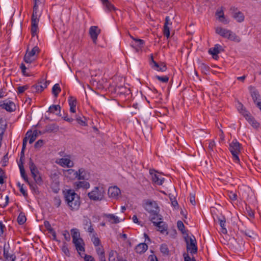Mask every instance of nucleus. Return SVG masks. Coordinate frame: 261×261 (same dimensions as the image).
I'll use <instances>...</instances> for the list:
<instances>
[{"label":"nucleus","mask_w":261,"mask_h":261,"mask_svg":"<svg viewBox=\"0 0 261 261\" xmlns=\"http://www.w3.org/2000/svg\"><path fill=\"white\" fill-rule=\"evenodd\" d=\"M65 201L72 211H77L81 205L80 197L73 190H68L64 194Z\"/></svg>","instance_id":"nucleus-1"},{"label":"nucleus","mask_w":261,"mask_h":261,"mask_svg":"<svg viewBox=\"0 0 261 261\" xmlns=\"http://www.w3.org/2000/svg\"><path fill=\"white\" fill-rule=\"evenodd\" d=\"M146 210L150 213L149 220L153 223L154 225L161 224L163 217L159 214L156 203L155 202H148L146 203Z\"/></svg>","instance_id":"nucleus-2"},{"label":"nucleus","mask_w":261,"mask_h":261,"mask_svg":"<svg viewBox=\"0 0 261 261\" xmlns=\"http://www.w3.org/2000/svg\"><path fill=\"white\" fill-rule=\"evenodd\" d=\"M241 144L236 140H233L229 144V150L232 155L233 161L236 163H239V154L240 152Z\"/></svg>","instance_id":"nucleus-3"},{"label":"nucleus","mask_w":261,"mask_h":261,"mask_svg":"<svg viewBox=\"0 0 261 261\" xmlns=\"http://www.w3.org/2000/svg\"><path fill=\"white\" fill-rule=\"evenodd\" d=\"M88 196L90 200L100 201L104 196L103 189V188L95 187L91 192L88 193Z\"/></svg>","instance_id":"nucleus-4"},{"label":"nucleus","mask_w":261,"mask_h":261,"mask_svg":"<svg viewBox=\"0 0 261 261\" xmlns=\"http://www.w3.org/2000/svg\"><path fill=\"white\" fill-rule=\"evenodd\" d=\"M185 240L187 245V250L191 254H195L197 252V247L196 240L193 236L192 237H189L188 236L185 237Z\"/></svg>","instance_id":"nucleus-5"},{"label":"nucleus","mask_w":261,"mask_h":261,"mask_svg":"<svg viewBox=\"0 0 261 261\" xmlns=\"http://www.w3.org/2000/svg\"><path fill=\"white\" fill-rule=\"evenodd\" d=\"M84 172V168H80L78 171H76L73 169H69L64 171L65 175L71 179L77 178L80 180L81 178H84L82 173Z\"/></svg>","instance_id":"nucleus-6"},{"label":"nucleus","mask_w":261,"mask_h":261,"mask_svg":"<svg viewBox=\"0 0 261 261\" xmlns=\"http://www.w3.org/2000/svg\"><path fill=\"white\" fill-rule=\"evenodd\" d=\"M39 48L37 46L34 47L31 51L27 49L25 55L24 56V61L27 63H31L35 60V55L39 53Z\"/></svg>","instance_id":"nucleus-7"},{"label":"nucleus","mask_w":261,"mask_h":261,"mask_svg":"<svg viewBox=\"0 0 261 261\" xmlns=\"http://www.w3.org/2000/svg\"><path fill=\"white\" fill-rule=\"evenodd\" d=\"M39 21V19L38 17L37 12L33 11L31 18V34L33 37L37 36V31L38 30V24Z\"/></svg>","instance_id":"nucleus-8"},{"label":"nucleus","mask_w":261,"mask_h":261,"mask_svg":"<svg viewBox=\"0 0 261 261\" xmlns=\"http://www.w3.org/2000/svg\"><path fill=\"white\" fill-rule=\"evenodd\" d=\"M0 107L9 112H14L16 110L15 103L11 101H1Z\"/></svg>","instance_id":"nucleus-9"},{"label":"nucleus","mask_w":261,"mask_h":261,"mask_svg":"<svg viewBox=\"0 0 261 261\" xmlns=\"http://www.w3.org/2000/svg\"><path fill=\"white\" fill-rule=\"evenodd\" d=\"M231 10L232 11V17L238 22L241 23L244 21L245 19V16L242 12L240 11L237 8L234 7L231 8Z\"/></svg>","instance_id":"nucleus-10"},{"label":"nucleus","mask_w":261,"mask_h":261,"mask_svg":"<svg viewBox=\"0 0 261 261\" xmlns=\"http://www.w3.org/2000/svg\"><path fill=\"white\" fill-rule=\"evenodd\" d=\"M107 83H91V86L88 84H87V86L93 91H95V90L106 91L108 87L107 84Z\"/></svg>","instance_id":"nucleus-11"},{"label":"nucleus","mask_w":261,"mask_h":261,"mask_svg":"<svg viewBox=\"0 0 261 261\" xmlns=\"http://www.w3.org/2000/svg\"><path fill=\"white\" fill-rule=\"evenodd\" d=\"M100 33V30L97 26H92L90 28L89 34L94 44L96 43L97 37Z\"/></svg>","instance_id":"nucleus-12"},{"label":"nucleus","mask_w":261,"mask_h":261,"mask_svg":"<svg viewBox=\"0 0 261 261\" xmlns=\"http://www.w3.org/2000/svg\"><path fill=\"white\" fill-rule=\"evenodd\" d=\"M38 134L37 130H34L33 132L31 130L28 131L25 134V137L23 139H26V143H27L28 140L29 139V143H33L36 139Z\"/></svg>","instance_id":"nucleus-13"},{"label":"nucleus","mask_w":261,"mask_h":261,"mask_svg":"<svg viewBox=\"0 0 261 261\" xmlns=\"http://www.w3.org/2000/svg\"><path fill=\"white\" fill-rule=\"evenodd\" d=\"M108 194L110 197L117 199L120 194V190L117 186L111 187L109 188Z\"/></svg>","instance_id":"nucleus-14"},{"label":"nucleus","mask_w":261,"mask_h":261,"mask_svg":"<svg viewBox=\"0 0 261 261\" xmlns=\"http://www.w3.org/2000/svg\"><path fill=\"white\" fill-rule=\"evenodd\" d=\"M40 83L34 84L31 87L30 91L33 93H39L42 92L47 87V83H43L42 85H39Z\"/></svg>","instance_id":"nucleus-15"},{"label":"nucleus","mask_w":261,"mask_h":261,"mask_svg":"<svg viewBox=\"0 0 261 261\" xmlns=\"http://www.w3.org/2000/svg\"><path fill=\"white\" fill-rule=\"evenodd\" d=\"M156 171L154 169H150L149 173L152 175V181L158 185H162L164 182V178H160L159 176L155 174Z\"/></svg>","instance_id":"nucleus-16"},{"label":"nucleus","mask_w":261,"mask_h":261,"mask_svg":"<svg viewBox=\"0 0 261 261\" xmlns=\"http://www.w3.org/2000/svg\"><path fill=\"white\" fill-rule=\"evenodd\" d=\"M73 243L74 244L76 249L79 254H80V251H85V248L84 247V241L82 238H80L79 240H76L75 241H73Z\"/></svg>","instance_id":"nucleus-17"},{"label":"nucleus","mask_w":261,"mask_h":261,"mask_svg":"<svg viewBox=\"0 0 261 261\" xmlns=\"http://www.w3.org/2000/svg\"><path fill=\"white\" fill-rule=\"evenodd\" d=\"M249 89L254 102L256 104V103L258 102L257 101V100L259 99L260 98V95L258 91L252 86H250Z\"/></svg>","instance_id":"nucleus-18"},{"label":"nucleus","mask_w":261,"mask_h":261,"mask_svg":"<svg viewBox=\"0 0 261 261\" xmlns=\"http://www.w3.org/2000/svg\"><path fill=\"white\" fill-rule=\"evenodd\" d=\"M62 167H72L73 166V163L69 159L61 158L58 162Z\"/></svg>","instance_id":"nucleus-19"},{"label":"nucleus","mask_w":261,"mask_h":261,"mask_svg":"<svg viewBox=\"0 0 261 261\" xmlns=\"http://www.w3.org/2000/svg\"><path fill=\"white\" fill-rule=\"evenodd\" d=\"M148 249V246L145 243L139 244L135 248V251L137 253L142 254L144 253Z\"/></svg>","instance_id":"nucleus-20"},{"label":"nucleus","mask_w":261,"mask_h":261,"mask_svg":"<svg viewBox=\"0 0 261 261\" xmlns=\"http://www.w3.org/2000/svg\"><path fill=\"white\" fill-rule=\"evenodd\" d=\"M230 30L222 28L221 27H217L216 29V33L221 36L227 38Z\"/></svg>","instance_id":"nucleus-21"},{"label":"nucleus","mask_w":261,"mask_h":261,"mask_svg":"<svg viewBox=\"0 0 261 261\" xmlns=\"http://www.w3.org/2000/svg\"><path fill=\"white\" fill-rule=\"evenodd\" d=\"M245 118L253 127L257 128L259 126V124L254 119L250 113L246 114Z\"/></svg>","instance_id":"nucleus-22"},{"label":"nucleus","mask_w":261,"mask_h":261,"mask_svg":"<svg viewBox=\"0 0 261 261\" xmlns=\"http://www.w3.org/2000/svg\"><path fill=\"white\" fill-rule=\"evenodd\" d=\"M29 167L30 168L31 174H39V172L36 167V166L34 163L33 160L30 158L28 163Z\"/></svg>","instance_id":"nucleus-23"},{"label":"nucleus","mask_w":261,"mask_h":261,"mask_svg":"<svg viewBox=\"0 0 261 261\" xmlns=\"http://www.w3.org/2000/svg\"><path fill=\"white\" fill-rule=\"evenodd\" d=\"M169 20H170L169 17L166 16L165 18V22L164 23V30H163V33H164V36H165L168 38L170 36V29L168 26V25L169 24Z\"/></svg>","instance_id":"nucleus-24"},{"label":"nucleus","mask_w":261,"mask_h":261,"mask_svg":"<svg viewBox=\"0 0 261 261\" xmlns=\"http://www.w3.org/2000/svg\"><path fill=\"white\" fill-rule=\"evenodd\" d=\"M222 46L219 44H216L213 48H211L208 50V53L212 56H217L220 53Z\"/></svg>","instance_id":"nucleus-25"},{"label":"nucleus","mask_w":261,"mask_h":261,"mask_svg":"<svg viewBox=\"0 0 261 261\" xmlns=\"http://www.w3.org/2000/svg\"><path fill=\"white\" fill-rule=\"evenodd\" d=\"M69 105L70 106V111L72 113L75 112V107L76 105V100L72 96H70L69 100Z\"/></svg>","instance_id":"nucleus-26"},{"label":"nucleus","mask_w":261,"mask_h":261,"mask_svg":"<svg viewBox=\"0 0 261 261\" xmlns=\"http://www.w3.org/2000/svg\"><path fill=\"white\" fill-rule=\"evenodd\" d=\"M18 166L20 169L21 176L26 182H29V180L28 176L25 174V170L23 165V162L19 163Z\"/></svg>","instance_id":"nucleus-27"},{"label":"nucleus","mask_w":261,"mask_h":261,"mask_svg":"<svg viewBox=\"0 0 261 261\" xmlns=\"http://www.w3.org/2000/svg\"><path fill=\"white\" fill-rule=\"evenodd\" d=\"M101 1L106 10L109 11L115 10V8L114 5H112L108 0H101Z\"/></svg>","instance_id":"nucleus-28"},{"label":"nucleus","mask_w":261,"mask_h":261,"mask_svg":"<svg viewBox=\"0 0 261 261\" xmlns=\"http://www.w3.org/2000/svg\"><path fill=\"white\" fill-rule=\"evenodd\" d=\"M105 216L109 219V222L113 224H117L119 223L120 221L117 216H115L114 214H105Z\"/></svg>","instance_id":"nucleus-29"},{"label":"nucleus","mask_w":261,"mask_h":261,"mask_svg":"<svg viewBox=\"0 0 261 261\" xmlns=\"http://www.w3.org/2000/svg\"><path fill=\"white\" fill-rule=\"evenodd\" d=\"M227 38L236 42H240L241 41L240 38L235 33L230 30Z\"/></svg>","instance_id":"nucleus-30"},{"label":"nucleus","mask_w":261,"mask_h":261,"mask_svg":"<svg viewBox=\"0 0 261 261\" xmlns=\"http://www.w3.org/2000/svg\"><path fill=\"white\" fill-rule=\"evenodd\" d=\"M4 256L8 261H15L16 258V256L14 254H10L5 248L4 249Z\"/></svg>","instance_id":"nucleus-31"},{"label":"nucleus","mask_w":261,"mask_h":261,"mask_svg":"<svg viewBox=\"0 0 261 261\" xmlns=\"http://www.w3.org/2000/svg\"><path fill=\"white\" fill-rule=\"evenodd\" d=\"M61 89L60 85L58 83H56L54 85L52 88L51 92L55 97L58 96L59 93L61 92Z\"/></svg>","instance_id":"nucleus-32"},{"label":"nucleus","mask_w":261,"mask_h":261,"mask_svg":"<svg viewBox=\"0 0 261 261\" xmlns=\"http://www.w3.org/2000/svg\"><path fill=\"white\" fill-rule=\"evenodd\" d=\"M77 188L80 189L83 188L84 189H88L90 187V184L86 181H80L75 182Z\"/></svg>","instance_id":"nucleus-33"},{"label":"nucleus","mask_w":261,"mask_h":261,"mask_svg":"<svg viewBox=\"0 0 261 261\" xmlns=\"http://www.w3.org/2000/svg\"><path fill=\"white\" fill-rule=\"evenodd\" d=\"M216 15L218 16L219 19L225 24H227L228 21L225 18L223 11L222 10L217 11Z\"/></svg>","instance_id":"nucleus-34"},{"label":"nucleus","mask_w":261,"mask_h":261,"mask_svg":"<svg viewBox=\"0 0 261 261\" xmlns=\"http://www.w3.org/2000/svg\"><path fill=\"white\" fill-rule=\"evenodd\" d=\"M154 225L158 227V230L160 231L162 233H164L165 231L167 230V225L163 221V220H161V224H155Z\"/></svg>","instance_id":"nucleus-35"},{"label":"nucleus","mask_w":261,"mask_h":261,"mask_svg":"<svg viewBox=\"0 0 261 261\" xmlns=\"http://www.w3.org/2000/svg\"><path fill=\"white\" fill-rule=\"evenodd\" d=\"M237 109L239 112L243 115L244 117H246V114H249L246 109L244 107L243 105L241 103H239L238 106H237Z\"/></svg>","instance_id":"nucleus-36"},{"label":"nucleus","mask_w":261,"mask_h":261,"mask_svg":"<svg viewBox=\"0 0 261 261\" xmlns=\"http://www.w3.org/2000/svg\"><path fill=\"white\" fill-rule=\"evenodd\" d=\"M27 220L24 214L21 212L17 217V222L19 225L23 224Z\"/></svg>","instance_id":"nucleus-37"},{"label":"nucleus","mask_w":261,"mask_h":261,"mask_svg":"<svg viewBox=\"0 0 261 261\" xmlns=\"http://www.w3.org/2000/svg\"><path fill=\"white\" fill-rule=\"evenodd\" d=\"M71 236L72 237V241L80 239V232L76 228H73L71 230Z\"/></svg>","instance_id":"nucleus-38"},{"label":"nucleus","mask_w":261,"mask_h":261,"mask_svg":"<svg viewBox=\"0 0 261 261\" xmlns=\"http://www.w3.org/2000/svg\"><path fill=\"white\" fill-rule=\"evenodd\" d=\"M26 145H27L26 139H23V142H22V149H21V153H20V162L19 163L22 162V160H23V158H24V150L26 148Z\"/></svg>","instance_id":"nucleus-39"},{"label":"nucleus","mask_w":261,"mask_h":261,"mask_svg":"<svg viewBox=\"0 0 261 261\" xmlns=\"http://www.w3.org/2000/svg\"><path fill=\"white\" fill-rule=\"evenodd\" d=\"M58 130V126L55 124L48 125L45 127L46 132H51L54 131H57Z\"/></svg>","instance_id":"nucleus-40"},{"label":"nucleus","mask_w":261,"mask_h":261,"mask_svg":"<svg viewBox=\"0 0 261 261\" xmlns=\"http://www.w3.org/2000/svg\"><path fill=\"white\" fill-rule=\"evenodd\" d=\"M160 251L164 255H168L169 254V249L167 245L165 244H163L161 245Z\"/></svg>","instance_id":"nucleus-41"},{"label":"nucleus","mask_w":261,"mask_h":261,"mask_svg":"<svg viewBox=\"0 0 261 261\" xmlns=\"http://www.w3.org/2000/svg\"><path fill=\"white\" fill-rule=\"evenodd\" d=\"M96 233H94L92 234V237L91 238V241L93 242V244L95 247L99 246L100 244V241L99 239L96 237Z\"/></svg>","instance_id":"nucleus-42"},{"label":"nucleus","mask_w":261,"mask_h":261,"mask_svg":"<svg viewBox=\"0 0 261 261\" xmlns=\"http://www.w3.org/2000/svg\"><path fill=\"white\" fill-rule=\"evenodd\" d=\"M86 120V118L85 117H83L82 118L80 116H77L76 118V120L77 122V123L83 126L87 125Z\"/></svg>","instance_id":"nucleus-43"},{"label":"nucleus","mask_w":261,"mask_h":261,"mask_svg":"<svg viewBox=\"0 0 261 261\" xmlns=\"http://www.w3.org/2000/svg\"><path fill=\"white\" fill-rule=\"evenodd\" d=\"M61 111V107L59 105H52L49 108V111L50 113H55L56 111H59V113Z\"/></svg>","instance_id":"nucleus-44"},{"label":"nucleus","mask_w":261,"mask_h":261,"mask_svg":"<svg viewBox=\"0 0 261 261\" xmlns=\"http://www.w3.org/2000/svg\"><path fill=\"white\" fill-rule=\"evenodd\" d=\"M153 68L159 71H165L167 69L166 65L163 63L158 64V67H153Z\"/></svg>","instance_id":"nucleus-45"},{"label":"nucleus","mask_w":261,"mask_h":261,"mask_svg":"<svg viewBox=\"0 0 261 261\" xmlns=\"http://www.w3.org/2000/svg\"><path fill=\"white\" fill-rule=\"evenodd\" d=\"M177 226L179 230H180L182 233L184 234L185 232V226L181 221H178L177 222Z\"/></svg>","instance_id":"nucleus-46"},{"label":"nucleus","mask_w":261,"mask_h":261,"mask_svg":"<svg viewBox=\"0 0 261 261\" xmlns=\"http://www.w3.org/2000/svg\"><path fill=\"white\" fill-rule=\"evenodd\" d=\"M27 183L29 185L30 188L32 190L34 191L35 193L39 192L38 188L37 186V184H36V183H33V182H31L30 181H29V182H27Z\"/></svg>","instance_id":"nucleus-47"},{"label":"nucleus","mask_w":261,"mask_h":261,"mask_svg":"<svg viewBox=\"0 0 261 261\" xmlns=\"http://www.w3.org/2000/svg\"><path fill=\"white\" fill-rule=\"evenodd\" d=\"M135 41V45L136 46H138L140 48H141L143 46V45L144 44V40L140 39H134Z\"/></svg>","instance_id":"nucleus-48"},{"label":"nucleus","mask_w":261,"mask_h":261,"mask_svg":"<svg viewBox=\"0 0 261 261\" xmlns=\"http://www.w3.org/2000/svg\"><path fill=\"white\" fill-rule=\"evenodd\" d=\"M149 62L150 65L153 68V67H158V63L154 61L152 54L150 55Z\"/></svg>","instance_id":"nucleus-49"},{"label":"nucleus","mask_w":261,"mask_h":261,"mask_svg":"<svg viewBox=\"0 0 261 261\" xmlns=\"http://www.w3.org/2000/svg\"><path fill=\"white\" fill-rule=\"evenodd\" d=\"M17 186L19 188L20 192L22 194V195L24 196H27L28 195V194L23 188V185L21 184L19 182H18L17 184Z\"/></svg>","instance_id":"nucleus-50"},{"label":"nucleus","mask_w":261,"mask_h":261,"mask_svg":"<svg viewBox=\"0 0 261 261\" xmlns=\"http://www.w3.org/2000/svg\"><path fill=\"white\" fill-rule=\"evenodd\" d=\"M7 127V123L6 120L3 118L0 119V128L6 129Z\"/></svg>","instance_id":"nucleus-51"},{"label":"nucleus","mask_w":261,"mask_h":261,"mask_svg":"<svg viewBox=\"0 0 261 261\" xmlns=\"http://www.w3.org/2000/svg\"><path fill=\"white\" fill-rule=\"evenodd\" d=\"M155 80H158L161 82H168L169 81V77L167 76H160L159 75H156L155 76Z\"/></svg>","instance_id":"nucleus-52"},{"label":"nucleus","mask_w":261,"mask_h":261,"mask_svg":"<svg viewBox=\"0 0 261 261\" xmlns=\"http://www.w3.org/2000/svg\"><path fill=\"white\" fill-rule=\"evenodd\" d=\"M241 231L249 238H252L254 235V233L249 230H241Z\"/></svg>","instance_id":"nucleus-53"},{"label":"nucleus","mask_w":261,"mask_h":261,"mask_svg":"<svg viewBox=\"0 0 261 261\" xmlns=\"http://www.w3.org/2000/svg\"><path fill=\"white\" fill-rule=\"evenodd\" d=\"M97 254L99 256H105V252L102 247L97 246L96 249Z\"/></svg>","instance_id":"nucleus-54"},{"label":"nucleus","mask_w":261,"mask_h":261,"mask_svg":"<svg viewBox=\"0 0 261 261\" xmlns=\"http://www.w3.org/2000/svg\"><path fill=\"white\" fill-rule=\"evenodd\" d=\"M218 221L221 227H224L225 226L226 219L224 216H222L221 218H218Z\"/></svg>","instance_id":"nucleus-55"},{"label":"nucleus","mask_w":261,"mask_h":261,"mask_svg":"<svg viewBox=\"0 0 261 261\" xmlns=\"http://www.w3.org/2000/svg\"><path fill=\"white\" fill-rule=\"evenodd\" d=\"M44 140H38L35 143V145H34V147L35 148H40L41 146H43V145L44 144Z\"/></svg>","instance_id":"nucleus-56"},{"label":"nucleus","mask_w":261,"mask_h":261,"mask_svg":"<svg viewBox=\"0 0 261 261\" xmlns=\"http://www.w3.org/2000/svg\"><path fill=\"white\" fill-rule=\"evenodd\" d=\"M34 180L35 183L39 186H41L43 184V180L40 173Z\"/></svg>","instance_id":"nucleus-57"},{"label":"nucleus","mask_w":261,"mask_h":261,"mask_svg":"<svg viewBox=\"0 0 261 261\" xmlns=\"http://www.w3.org/2000/svg\"><path fill=\"white\" fill-rule=\"evenodd\" d=\"M62 250L67 256H69L70 252L67 248V244L66 243H64V245L62 247Z\"/></svg>","instance_id":"nucleus-58"},{"label":"nucleus","mask_w":261,"mask_h":261,"mask_svg":"<svg viewBox=\"0 0 261 261\" xmlns=\"http://www.w3.org/2000/svg\"><path fill=\"white\" fill-rule=\"evenodd\" d=\"M29 88V86L28 85H25L23 86H19L18 87V94H21L25 90L28 89Z\"/></svg>","instance_id":"nucleus-59"},{"label":"nucleus","mask_w":261,"mask_h":261,"mask_svg":"<svg viewBox=\"0 0 261 261\" xmlns=\"http://www.w3.org/2000/svg\"><path fill=\"white\" fill-rule=\"evenodd\" d=\"M8 153H7L4 156L2 160L3 164L2 166L3 167H5L7 166V164L8 162Z\"/></svg>","instance_id":"nucleus-60"},{"label":"nucleus","mask_w":261,"mask_h":261,"mask_svg":"<svg viewBox=\"0 0 261 261\" xmlns=\"http://www.w3.org/2000/svg\"><path fill=\"white\" fill-rule=\"evenodd\" d=\"M5 225L2 221H0V237H2L5 230H6Z\"/></svg>","instance_id":"nucleus-61"},{"label":"nucleus","mask_w":261,"mask_h":261,"mask_svg":"<svg viewBox=\"0 0 261 261\" xmlns=\"http://www.w3.org/2000/svg\"><path fill=\"white\" fill-rule=\"evenodd\" d=\"M54 203L55 205L57 207L60 206L61 203V200L59 197L57 196L54 198Z\"/></svg>","instance_id":"nucleus-62"},{"label":"nucleus","mask_w":261,"mask_h":261,"mask_svg":"<svg viewBox=\"0 0 261 261\" xmlns=\"http://www.w3.org/2000/svg\"><path fill=\"white\" fill-rule=\"evenodd\" d=\"M228 196L229 198L232 200H236L237 199V195L236 193L231 191L228 193Z\"/></svg>","instance_id":"nucleus-63"},{"label":"nucleus","mask_w":261,"mask_h":261,"mask_svg":"<svg viewBox=\"0 0 261 261\" xmlns=\"http://www.w3.org/2000/svg\"><path fill=\"white\" fill-rule=\"evenodd\" d=\"M84 260L85 261H95L93 256L87 254L85 255Z\"/></svg>","instance_id":"nucleus-64"}]
</instances>
